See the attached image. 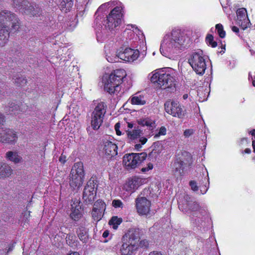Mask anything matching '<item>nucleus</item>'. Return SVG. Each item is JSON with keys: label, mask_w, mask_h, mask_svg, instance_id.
I'll return each instance as SVG.
<instances>
[{"label": "nucleus", "mask_w": 255, "mask_h": 255, "mask_svg": "<svg viewBox=\"0 0 255 255\" xmlns=\"http://www.w3.org/2000/svg\"><path fill=\"white\" fill-rule=\"evenodd\" d=\"M185 36L179 29H173L166 34L161 43L160 51L166 57H170L185 47Z\"/></svg>", "instance_id": "nucleus-1"}, {"label": "nucleus", "mask_w": 255, "mask_h": 255, "mask_svg": "<svg viewBox=\"0 0 255 255\" xmlns=\"http://www.w3.org/2000/svg\"><path fill=\"white\" fill-rule=\"evenodd\" d=\"M126 75V72L123 69L115 70L104 82L105 91L110 94L119 92L121 90L120 85Z\"/></svg>", "instance_id": "nucleus-2"}, {"label": "nucleus", "mask_w": 255, "mask_h": 255, "mask_svg": "<svg viewBox=\"0 0 255 255\" xmlns=\"http://www.w3.org/2000/svg\"><path fill=\"white\" fill-rule=\"evenodd\" d=\"M12 5L14 8L19 10L22 14L29 17L39 16L41 14L42 10L34 2L27 0H12Z\"/></svg>", "instance_id": "nucleus-3"}, {"label": "nucleus", "mask_w": 255, "mask_h": 255, "mask_svg": "<svg viewBox=\"0 0 255 255\" xmlns=\"http://www.w3.org/2000/svg\"><path fill=\"white\" fill-rule=\"evenodd\" d=\"M188 62L197 74L202 75L204 74L206 69V64L202 50H198L192 52L188 58Z\"/></svg>", "instance_id": "nucleus-4"}, {"label": "nucleus", "mask_w": 255, "mask_h": 255, "mask_svg": "<svg viewBox=\"0 0 255 255\" xmlns=\"http://www.w3.org/2000/svg\"><path fill=\"white\" fill-rule=\"evenodd\" d=\"M0 24L1 27L7 29L11 26V29L15 31L20 27L19 20L16 15L8 10H3L0 12Z\"/></svg>", "instance_id": "nucleus-5"}, {"label": "nucleus", "mask_w": 255, "mask_h": 255, "mask_svg": "<svg viewBox=\"0 0 255 255\" xmlns=\"http://www.w3.org/2000/svg\"><path fill=\"white\" fill-rule=\"evenodd\" d=\"M174 78L169 73L160 71L155 72L150 77V81L156 83L159 88L165 89L169 88L173 85Z\"/></svg>", "instance_id": "nucleus-6"}, {"label": "nucleus", "mask_w": 255, "mask_h": 255, "mask_svg": "<svg viewBox=\"0 0 255 255\" xmlns=\"http://www.w3.org/2000/svg\"><path fill=\"white\" fill-rule=\"evenodd\" d=\"M122 9L121 6H116L111 11L107 16V19L104 21L103 24L106 29L112 31L121 23L123 15Z\"/></svg>", "instance_id": "nucleus-7"}, {"label": "nucleus", "mask_w": 255, "mask_h": 255, "mask_svg": "<svg viewBox=\"0 0 255 255\" xmlns=\"http://www.w3.org/2000/svg\"><path fill=\"white\" fill-rule=\"evenodd\" d=\"M106 107L107 106L104 103H99L92 112L91 124L94 130L98 129L103 123V118L106 113Z\"/></svg>", "instance_id": "nucleus-8"}, {"label": "nucleus", "mask_w": 255, "mask_h": 255, "mask_svg": "<svg viewBox=\"0 0 255 255\" xmlns=\"http://www.w3.org/2000/svg\"><path fill=\"white\" fill-rule=\"evenodd\" d=\"M178 207L180 210L184 212H195L200 211L202 213V211L206 212L204 209H202L199 204L193 201L192 199L188 195H185L183 198L179 199L178 201Z\"/></svg>", "instance_id": "nucleus-9"}, {"label": "nucleus", "mask_w": 255, "mask_h": 255, "mask_svg": "<svg viewBox=\"0 0 255 255\" xmlns=\"http://www.w3.org/2000/svg\"><path fill=\"white\" fill-rule=\"evenodd\" d=\"M146 156L145 152L126 154L123 157V163L127 169L134 168L145 160Z\"/></svg>", "instance_id": "nucleus-10"}, {"label": "nucleus", "mask_w": 255, "mask_h": 255, "mask_svg": "<svg viewBox=\"0 0 255 255\" xmlns=\"http://www.w3.org/2000/svg\"><path fill=\"white\" fill-rule=\"evenodd\" d=\"M164 108L165 111L173 117L182 118L185 115V111L177 102L167 101Z\"/></svg>", "instance_id": "nucleus-11"}, {"label": "nucleus", "mask_w": 255, "mask_h": 255, "mask_svg": "<svg viewBox=\"0 0 255 255\" xmlns=\"http://www.w3.org/2000/svg\"><path fill=\"white\" fill-rule=\"evenodd\" d=\"M139 52L137 49L130 48L121 47L117 52V55L120 59L127 62H132L139 56Z\"/></svg>", "instance_id": "nucleus-12"}, {"label": "nucleus", "mask_w": 255, "mask_h": 255, "mask_svg": "<svg viewBox=\"0 0 255 255\" xmlns=\"http://www.w3.org/2000/svg\"><path fill=\"white\" fill-rule=\"evenodd\" d=\"M17 138L16 132L12 129L0 128V141L2 143H13Z\"/></svg>", "instance_id": "nucleus-13"}, {"label": "nucleus", "mask_w": 255, "mask_h": 255, "mask_svg": "<svg viewBox=\"0 0 255 255\" xmlns=\"http://www.w3.org/2000/svg\"><path fill=\"white\" fill-rule=\"evenodd\" d=\"M96 196L94 181L90 180L84 188L83 193V199L86 204H90L94 200Z\"/></svg>", "instance_id": "nucleus-14"}, {"label": "nucleus", "mask_w": 255, "mask_h": 255, "mask_svg": "<svg viewBox=\"0 0 255 255\" xmlns=\"http://www.w3.org/2000/svg\"><path fill=\"white\" fill-rule=\"evenodd\" d=\"M103 151L109 158L115 156L118 154V146L115 143L108 139L103 141Z\"/></svg>", "instance_id": "nucleus-15"}, {"label": "nucleus", "mask_w": 255, "mask_h": 255, "mask_svg": "<svg viewBox=\"0 0 255 255\" xmlns=\"http://www.w3.org/2000/svg\"><path fill=\"white\" fill-rule=\"evenodd\" d=\"M145 179L138 177L128 179L124 185V189L128 192L133 193L144 182Z\"/></svg>", "instance_id": "nucleus-16"}, {"label": "nucleus", "mask_w": 255, "mask_h": 255, "mask_svg": "<svg viewBox=\"0 0 255 255\" xmlns=\"http://www.w3.org/2000/svg\"><path fill=\"white\" fill-rule=\"evenodd\" d=\"M136 206L139 214L146 215L149 212L150 202L145 197H138L136 199Z\"/></svg>", "instance_id": "nucleus-17"}, {"label": "nucleus", "mask_w": 255, "mask_h": 255, "mask_svg": "<svg viewBox=\"0 0 255 255\" xmlns=\"http://www.w3.org/2000/svg\"><path fill=\"white\" fill-rule=\"evenodd\" d=\"M127 132L128 138L131 141H136L138 139L139 141L144 144L147 140L146 137L141 136L143 133L138 127H134V128L131 130L128 129Z\"/></svg>", "instance_id": "nucleus-18"}, {"label": "nucleus", "mask_w": 255, "mask_h": 255, "mask_svg": "<svg viewBox=\"0 0 255 255\" xmlns=\"http://www.w3.org/2000/svg\"><path fill=\"white\" fill-rule=\"evenodd\" d=\"M126 237L128 238V243L137 247L138 243L140 239V230L139 229H130Z\"/></svg>", "instance_id": "nucleus-19"}, {"label": "nucleus", "mask_w": 255, "mask_h": 255, "mask_svg": "<svg viewBox=\"0 0 255 255\" xmlns=\"http://www.w3.org/2000/svg\"><path fill=\"white\" fill-rule=\"evenodd\" d=\"M237 19L241 21V25L243 29H245L250 24V20L248 17L247 11L246 8H239L237 11Z\"/></svg>", "instance_id": "nucleus-20"}, {"label": "nucleus", "mask_w": 255, "mask_h": 255, "mask_svg": "<svg viewBox=\"0 0 255 255\" xmlns=\"http://www.w3.org/2000/svg\"><path fill=\"white\" fill-rule=\"evenodd\" d=\"M72 212L70 214L71 218L74 221H77L81 218L82 216V209L80 205V203L77 202H74L71 205Z\"/></svg>", "instance_id": "nucleus-21"}, {"label": "nucleus", "mask_w": 255, "mask_h": 255, "mask_svg": "<svg viewBox=\"0 0 255 255\" xmlns=\"http://www.w3.org/2000/svg\"><path fill=\"white\" fill-rule=\"evenodd\" d=\"M69 177V184L73 189L79 188L82 186L83 182V177L70 173Z\"/></svg>", "instance_id": "nucleus-22"}, {"label": "nucleus", "mask_w": 255, "mask_h": 255, "mask_svg": "<svg viewBox=\"0 0 255 255\" xmlns=\"http://www.w3.org/2000/svg\"><path fill=\"white\" fill-rule=\"evenodd\" d=\"M12 172V170L10 166L5 163L0 162V178L9 177Z\"/></svg>", "instance_id": "nucleus-23"}, {"label": "nucleus", "mask_w": 255, "mask_h": 255, "mask_svg": "<svg viewBox=\"0 0 255 255\" xmlns=\"http://www.w3.org/2000/svg\"><path fill=\"white\" fill-rule=\"evenodd\" d=\"M70 173L84 177L85 173L83 163L81 162L75 163L72 167Z\"/></svg>", "instance_id": "nucleus-24"}, {"label": "nucleus", "mask_w": 255, "mask_h": 255, "mask_svg": "<svg viewBox=\"0 0 255 255\" xmlns=\"http://www.w3.org/2000/svg\"><path fill=\"white\" fill-rule=\"evenodd\" d=\"M137 247L128 243H124L121 248V252L123 255H131Z\"/></svg>", "instance_id": "nucleus-25"}, {"label": "nucleus", "mask_w": 255, "mask_h": 255, "mask_svg": "<svg viewBox=\"0 0 255 255\" xmlns=\"http://www.w3.org/2000/svg\"><path fill=\"white\" fill-rule=\"evenodd\" d=\"M6 158L14 163H20L22 161V157L17 152L9 151L6 153Z\"/></svg>", "instance_id": "nucleus-26"}, {"label": "nucleus", "mask_w": 255, "mask_h": 255, "mask_svg": "<svg viewBox=\"0 0 255 255\" xmlns=\"http://www.w3.org/2000/svg\"><path fill=\"white\" fill-rule=\"evenodd\" d=\"M13 83L18 87L24 86L27 83V80L25 77L20 74H16L12 78Z\"/></svg>", "instance_id": "nucleus-27"}, {"label": "nucleus", "mask_w": 255, "mask_h": 255, "mask_svg": "<svg viewBox=\"0 0 255 255\" xmlns=\"http://www.w3.org/2000/svg\"><path fill=\"white\" fill-rule=\"evenodd\" d=\"M189 165L190 163L185 162L180 158L177 159L173 164L176 172H179V174L183 173L184 169L187 165Z\"/></svg>", "instance_id": "nucleus-28"}, {"label": "nucleus", "mask_w": 255, "mask_h": 255, "mask_svg": "<svg viewBox=\"0 0 255 255\" xmlns=\"http://www.w3.org/2000/svg\"><path fill=\"white\" fill-rule=\"evenodd\" d=\"M9 37L7 29L0 27V46H3L7 42Z\"/></svg>", "instance_id": "nucleus-29"}, {"label": "nucleus", "mask_w": 255, "mask_h": 255, "mask_svg": "<svg viewBox=\"0 0 255 255\" xmlns=\"http://www.w3.org/2000/svg\"><path fill=\"white\" fill-rule=\"evenodd\" d=\"M151 151L149 153V156H151L153 154L160 153L163 150V145L162 141H157L154 142L151 146Z\"/></svg>", "instance_id": "nucleus-30"}, {"label": "nucleus", "mask_w": 255, "mask_h": 255, "mask_svg": "<svg viewBox=\"0 0 255 255\" xmlns=\"http://www.w3.org/2000/svg\"><path fill=\"white\" fill-rule=\"evenodd\" d=\"M77 234L79 239L83 243H86L88 239V232L86 229L83 227L79 228Z\"/></svg>", "instance_id": "nucleus-31"}, {"label": "nucleus", "mask_w": 255, "mask_h": 255, "mask_svg": "<svg viewBox=\"0 0 255 255\" xmlns=\"http://www.w3.org/2000/svg\"><path fill=\"white\" fill-rule=\"evenodd\" d=\"M60 8L62 11H69L73 5V0H61Z\"/></svg>", "instance_id": "nucleus-32"}, {"label": "nucleus", "mask_w": 255, "mask_h": 255, "mask_svg": "<svg viewBox=\"0 0 255 255\" xmlns=\"http://www.w3.org/2000/svg\"><path fill=\"white\" fill-rule=\"evenodd\" d=\"M138 125L142 126H146L149 130H152L155 127V123L152 120L148 118L139 119L137 120Z\"/></svg>", "instance_id": "nucleus-33"}, {"label": "nucleus", "mask_w": 255, "mask_h": 255, "mask_svg": "<svg viewBox=\"0 0 255 255\" xmlns=\"http://www.w3.org/2000/svg\"><path fill=\"white\" fill-rule=\"evenodd\" d=\"M122 219L118 218L117 216L113 217L109 221V224L113 226L114 229H117L119 225L122 222Z\"/></svg>", "instance_id": "nucleus-34"}, {"label": "nucleus", "mask_w": 255, "mask_h": 255, "mask_svg": "<svg viewBox=\"0 0 255 255\" xmlns=\"http://www.w3.org/2000/svg\"><path fill=\"white\" fill-rule=\"evenodd\" d=\"M106 204L101 200H97L94 204L93 209L98 211H104L106 210Z\"/></svg>", "instance_id": "nucleus-35"}, {"label": "nucleus", "mask_w": 255, "mask_h": 255, "mask_svg": "<svg viewBox=\"0 0 255 255\" xmlns=\"http://www.w3.org/2000/svg\"><path fill=\"white\" fill-rule=\"evenodd\" d=\"M8 112L12 114H16L19 111V106L15 102H11L9 103Z\"/></svg>", "instance_id": "nucleus-36"}, {"label": "nucleus", "mask_w": 255, "mask_h": 255, "mask_svg": "<svg viewBox=\"0 0 255 255\" xmlns=\"http://www.w3.org/2000/svg\"><path fill=\"white\" fill-rule=\"evenodd\" d=\"M131 102L132 104L137 105H143L145 104V101L141 96L133 97L131 99Z\"/></svg>", "instance_id": "nucleus-37"}, {"label": "nucleus", "mask_w": 255, "mask_h": 255, "mask_svg": "<svg viewBox=\"0 0 255 255\" xmlns=\"http://www.w3.org/2000/svg\"><path fill=\"white\" fill-rule=\"evenodd\" d=\"M104 211H98L92 209L91 214L93 219L96 221H100L103 217L104 215Z\"/></svg>", "instance_id": "nucleus-38"}, {"label": "nucleus", "mask_w": 255, "mask_h": 255, "mask_svg": "<svg viewBox=\"0 0 255 255\" xmlns=\"http://www.w3.org/2000/svg\"><path fill=\"white\" fill-rule=\"evenodd\" d=\"M216 29L217 30L218 33L221 38H223L225 37L226 32L224 30L223 26L221 24H216Z\"/></svg>", "instance_id": "nucleus-39"}, {"label": "nucleus", "mask_w": 255, "mask_h": 255, "mask_svg": "<svg viewBox=\"0 0 255 255\" xmlns=\"http://www.w3.org/2000/svg\"><path fill=\"white\" fill-rule=\"evenodd\" d=\"M207 43L210 45L212 47H216L217 46V43L214 41V37L211 34H208L206 37Z\"/></svg>", "instance_id": "nucleus-40"}, {"label": "nucleus", "mask_w": 255, "mask_h": 255, "mask_svg": "<svg viewBox=\"0 0 255 255\" xmlns=\"http://www.w3.org/2000/svg\"><path fill=\"white\" fill-rule=\"evenodd\" d=\"M112 206L115 208H123L124 207V204L120 200L115 199L112 201Z\"/></svg>", "instance_id": "nucleus-41"}, {"label": "nucleus", "mask_w": 255, "mask_h": 255, "mask_svg": "<svg viewBox=\"0 0 255 255\" xmlns=\"http://www.w3.org/2000/svg\"><path fill=\"white\" fill-rule=\"evenodd\" d=\"M166 133V128L164 127H161L160 128L157 134H155L154 137L155 138H157L158 137H159L160 135H165Z\"/></svg>", "instance_id": "nucleus-42"}, {"label": "nucleus", "mask_w": 255, "mask_h": 255, "mask_svg": "<svg viewBox=\"0 0 255 255\" xmlns=\"http://www.w3.org/2000/svg\"><path fill=\"white\" fill-rule=\"evenodd\" d=\"M107 56V60L111 63H114L117 62L119 61V59L120 58L116 55L115 56Z\"/></svg>", "instance_id": "nucleus-43"}, {"label": "nucleus", "mask_w": 255, "mask_h": 255, "mask_svg": "<svg viewBox=\"0 0 255 255\" xmlns=\"http://www.w3.org/2000/svg\"><path fill=\"white\" fill-rule=\"evenodd\" d=\"M109 4L108 3H104L102 5H101L97 9V13L98 12H103L105 10H106V8H108V6H109Z\"/></svg>", "instance_id": "nucleus-44"}, {"label": "nucleus", "mask_w": 255, "mask_h": 255, "mask_svg": "<svg viewBox=\"0 0 255 255\" xmlns=\"http://www.w3.org/2000/svg\"><path fill=\"white\" fill-rule=\"evenodd\" d=\"M194 132V130L193 129H186L184 132V135L186 137H189L192 135Z\"/></svg>", "instance_id": "nucleus-45"}, {"label": "nucleus", "mask_w": 255, "mask_h": 255, "mask_svg": "<svg viewBox=\"0 0 255 255\" xmlns=\"http://www.w3.org/2000/svg\"><path fill=\"white\" fill-rule=\"evenodd\" d=\"M190 185L191 186V189L194 191H196L198 190V187L197 185L196 182L194 181H191L189 183Z\"/></svg>", "instance_id": "nucleus-46"}, {"label": "nucleus", "mask_w": 255, "mask_h": 255, "mask_svg": "<svg viewBox=\"0 0 255 255\" xmlns=\"http://www.w3.org/2000/svg\"><path fill=\"white\" fill-rule=\"evenodd\" d=\"M152 168H153L152 164L151 163H149L148 164V166L147 167L142 168L141 169V170L143 172H146V171H147L152 169Z\"/></svg>", "instance_id": "nucleus-47"}, {"label": "nucleus", "mask_w": 255, "mask_h": 255, "mask_svg": "<svg viewBox=\"0 0 255 255\" xmlns=\"http://www.w3.org/2000/svg\"><path fill=\"white\" fill-rule=\"evenodd\" d=\"M152 168H153L152 164L151 163H149L148 164V166L147 167L142 168L141 169V170L143 172H146V171H147L152 169Z\"/></svg>", "instance_id": "nucleus-48"}, {"label": "nucleus", "mask_w": 255, "mask_h": 255, "mask_svg": "<svg viewBox=\"0 0 255 255\" xmlns=\"http://www.w3.org/2000/svg\"><path fill=\"white\" fill-rule=\"evenodd\" d=\"M120 128V123H117L115 126V128L116 133L118 135H120L122 134L121 131L119 129Z\"/></svg>", "instance_id": "nucleus-49"}, {"label": "nucleus", "mask_w": 255, "mask_h": 255, "mask_svg": "<svg viewBox=\"0 0 255 255\" xmlns=\"http://www.w3.org/2000/svg\"><path fill=\"white\" fill-rule=\"evenodd\" d=\"M5 122V117L3 114L0 113V126H2Z\"/></svg>", "instance_id": "nucleus-50"}, {"label": "nucleus", "mask_w": 255, "mask_h": 255, "mask_svg": "<svg viewBox=\"0 0 255 255\" xmlns=\"http://www.w3.org/2000/svg\"><path fill=\"white\" fill-rule=\"evenodd\" d=\"M148 242L146 240H143L140 242V246L141 247H146L148 246Z\"/></svg>", "instance_id": "nucleus-51"}, {"label": "nucleus", "mask_w": 255, "mask_h": 255, "mask_svg": "<svg viewBox=\"0 0 255 255\" xmlns=\"http://www.w3.org/2000/svg\"><path fill=\"white\" fill-rule=\"evenodd\" d=\"M142 145H143L141 143V144L140 143H137L135 145H134V147L135 149H136L137 150H139L140 148H141L142 147Z\"/></svg>", "instance_id": "nucleus-52"}, {"label": "nucleus", "mask_w": 255, "mask_h": 255, "mask_svg": "<svg viewBox=\"0 0 255 255\" xmlns=\"http://www.w3.org/2000/svg\"><path fill=\"white\" fill-rule=\"evenodd\" d=\"M232 29L235 33H238L239 32V28L235 26H233L232 28Z\"/></svg>", "instance_id": "nucleus-53"}, {"label": "nucleus", "mask_w": 255, "mask_h": 255, "mask_svg": "<svg viewBox=\"0 0 255 255\" xmlns=\"http://www.w3.org/2000/svg\"><path fill=\"white\" fill-rule=\"evenodd\" d=\"M73 236L71 235H68L66 237V242L68 243L69 240H72Z\"/></svg>", "instance_id": "nucleus-54"}, {"label": "nucleus", "mask_w": 255, "mask_h": 255, "mask_svg": "<svg viewBox=\"0 0 255 255\" xmlns=\"http://www.w3.org/2000/svg\"><path fill=\"white\" fill-rule=\"evenodd\" d=\"M65 158H66V157H63V156H61L59 158V161L60 162H61L62 163H64L66 161Z\"/></svg>", "instance_id": "nucleus-55"}, {"label": "nucleus", "mask_w": 255, "mask_h": 255, "mask_svg": "<svg viewBox=\"0 0 255 255\" xmlns=\"http://www.w3.org/2000/svg\"><path fill=\"white\" fill-rule=\"evenodd\" d=\"M149 255H162L161 254L157 252H151Z\"/></svg>", "instance_id": "nucleus-56"}, {"label": "nucleus", "mask_w": 255, "mask_h": 255, "mask_svg": "<svg viewBox=\"0 0 255 255\" xmlns=\"http://www.w3.org/2000/svg\"><path fill=\"white\" fill-rule=\"evenodd\" d=\"M108 235H109V233L107 231H105L103 234V237L104 238L107 237L108 236Z\"/></svg>", "instance_id": "nucleus-57"}, {"label": "nucleus", "mask_w": 255, "mask_h": 255, "mask_svg": "<svg viewBox=\"0 0 255 255\" xmlns=\"http://www.w3.org/2000/svg\"><path fill=\"white\" fill-rule=\"evenodd\" d=\"M251 152V150L250 149V148H246L245 150V152L246 153H250Z\"/></svg>", "instance_id": "nucleus-58"}, {"label": "nucleus", "mask_w": 255, "mask_h": 255, "mask_svg": "<svg viewBox=\"0 0 255 255\" xmlns=\"http://www.w3.org/2000/svg\"><path fill=\"white\" fill-rule=\"evenodd\" d=\"M69 255H80L78 253L75 252H72V253L69 254Z\"/></svg>", "instance_id": "nucleus-59"}, {"label": "nucleus", "mask_w": 255, "mask_h": 255, "mask_svg": "<svg viewBox=\"0 0 255 255\" xmlns=\"http://www.w3.org/2000/svg\"><path fill=\"white\" fill-rule=\"evenodd\" d=\"M252 145L254 149V151L255 152V141L253 140L252 141Z\"/></svg>", "instance_id": "nucleus-60"}, {"label": "nucleus", "mask_w": 255, "mask_h": 255, "mask_svg": "<svg viewBox=\"0 0 255 255\" xmlns=\"http://www.w3.org/2000/svg\"><path fill=\"white\" fill-rule=\"evenodd\" d=\"M128 128H133V124H131V123H128Z\"/></svg>", "instance_id": "nucleus-61"}, {"label": "nucleus", "mask_w": 255, "mask_h": 255, "mask_svg": "<svg viewBox=\"0 0 255 255\" xmlns=\"http://www.w3.org/2000/svg\"><path fill=\"white\" fill-rule=\"evenodd\" d=\"M255 132V129L250 131V133L251 134H254Z\"/></svg>", "instance_id": "nucleus-62"}, {"label": "nucleus", "mask_w": 255, "mask_h": 255, "mask_svg": "<svg viewBox=\"0 0 255 255\" xmlns=\"http://www.w3.org/2000/svg\"><path fill=\"white\" fill-rule=\"evenodd\" d=\"M188 97L187 94H184L183 96L184 99H186Z\"/></svg>", "instance_id": "nucleus-63"}, {"label": "nucleus", "mask_w": 255, "mask_h": 255, "mask_svg": "<svg viewBox=\"0 0 255 255\" xmlns=\"http://www.w3.org/2000/svg\"><path fill=\"white\" fill-rule=\"evenodd\" d=\"M220 53H224V51L222 50L221 51V52H220Z\"/></svg>", "instance_id": "nucleus-64"}]
</instances>
